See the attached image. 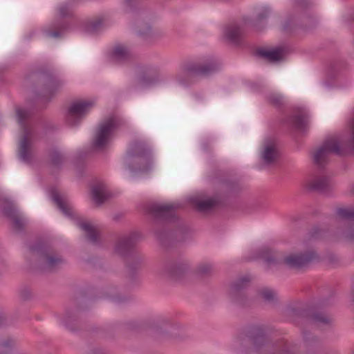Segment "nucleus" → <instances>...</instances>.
I'll list each match as a JSON object with an SVG mask.
<instances>
[{"label":"nucleus","mask_w":354,"mask_h":354,"mask_svg":"<svg viewBox=\"0 0 354 354\" xmlns=\"http://www.w3.org/2000/svg\"><path fill=\"white\" fill-rule=\"evenodd\" d=\"M102 25V21L100 19L94 21H89L84 24V28L88 33H94L97 32Z\"/></svg>","instance_id":"nucleus-38"},{"label":"nucleus","mask_w":354,"mask_h":354,"mask_svg":"<svg viewBox=\"0 0 354 354\" xmlns=\"http://www.w3.org/2000/svg\"><path fill=\"white\" fill-rule=\"evenodd\" d=\"M224 39L230 44L237 46H246L245 31L242 24L234 21L227 24L223 28Z\"/></svg>","instance_id":"nucleus-16"},{"label":"nucleus","mask_w":354,"mask_h":354,"mask_svg":"<svg viewBox=\"0 0 354 354\" xmlns=\"http://www.w3.org/2000/svg\"><path fill=\"white\" fill-rule=\"evenodd\" d=\"M317 24L316 18L311 15H304L302 17V22L299 26L304 29H310L315 27Z\"/></svg>","instance_id":"nucleus-39"},{"label":"nucleus","mask_w":354,"mask_h":354,"mask_svg":"<svg viewBox=\"0 0 354 354\" xmlns=\"http://www.w3.org/2000/svg\"><path fill=\"white\" fill-rule=\"evenodd\" d=\"M52 199L64 216L71 218H73L72 209L62 200L59 193L55 190L52 192Z\"/></svg>","instance_id":"nucleus-28"},{"label":"nucleus","mask_w":354,"mask_h":354,"mask_svg":"<svg viewBox=\"0 0 354 354\" xmlns=\"http://www.w3.org/2000/svg\"><path fill=\"white\" fill-rule=\"evenodd\" d=\"M111 58L118 62H126L130 59V52L129 49L122 45H116L111 53Z\"/></svg>","instance_id":"nucleus-29"},{"label":"nucleus","mask_w":354,"mask_h":354,"mask_svg":"<svg viewBox=\"0 0 354 354\" xmlns=\"http://www.w3.org/2000/svg\"><path fill=\"white\" fill-rule=\"evenodd\" d=\"M333 304L331 296L321 299L316 306L308 304L290 305L286 308V315L298 327L313 324L319 328L330 327L333 325L331 315L319 310V308Z\"/></svg>","instance_id":"nucleus-2"},{"label":"nucleus","mask_w":354,"mask_h":354,"mask_svg":"<svg viewBox=\"0 0 354 354\" xmlns=\"http://www.w3.org/2000/svg\"><path fill=\"white\" fill-rule=\"evenodd\" d=\"M139 238L138 233L131 232L120 239L115 246L116 252L124 259L127 276L131 281L136 279L145 261L144 257L135 251Z\"/></svg>","instance_id":"nucleus-4"},{"label":"nucleus","mask_w":354,"mask_h":354,"mask_svg":"<svg viewBox=\"0 0 354 354\" xmlns=\"http://www.w3.org/2000/svg\"><path fill=\"white\" fill-rule=\"evenodd\" d=\"M16 118L21 128L19 137L17 156L19 160L26 164H30L34 158L32 131L29 128L28 122L33 115L30 109L17 106Z\"/></svg>","instance_id":"nucleus-7"},{"label":"nucleus","mask_w":354,"mask_h":354,"mask_svg":"<svg viewBox=\"0 0 354 354\" xmlns=\"http://www.w3.org/2000/svg\"><path fill=\"white\" fill-rule=\"evenodd\" d=\"M179 207L177 203H152L148 207L152 216V230L165 248L183 243L191 236L190 228L176 215Z\"/></svg>","instance_id":"nucleus-1"},{"label":"nucleus","mask_w":354,"mask_h":354,"mask_svg":"<svg viewBox=\"0 0 354 354\" xmlns=\"http://www.w3.org/2000/svg\"><path fill=\"white\" fill-rule=\"evenodd\" d=\"M24 84L26 86L32 87L35 95L47 104L65 85V81L53 70L41 68L28 73Z\"/></svg>","instance_id":"nucleus-3"},{"label":"nucleus","mask_w":354,"mask_h":354,"mask_svg":"<svg viewBox=\"0 0 354 354\" xmlns=\"http://www.w3.org/2000/svg\"><path fill=\"white\" fill-rule=\"evenodd\" d=\"M191 203L200 212H207L212 210L217 204V201L209 198L205 200H201L198 198H192Z\"/></svg>","instance_id":"nucleus-25"},{"label":"nucleus","mask_w":354,"mask_h":354,"mask_svg":"<svg viewBox=\"0 0 354 354\" xmlns=\"http://www.w3.org/2000/svg\"><path fill=\"white\" fill-rule=\"evenodd\" d=\"M58 12L59 17L41 30L43 35L48 39L62 38L71 28L70 22L64 19L73 16L71 5L68 3L61 4L58 8Z\"/></svg>","instance_id":"nucleus-10"},{"label":"nucleus","mask_w":354,"mask_h":354,"mask_svg":"<svg viewBox=\"0 0 354 354\" xmlns=\"http://www.w3.org/2000/svg\"><path fill=\"white\" fill-rule=\"evenodd\" d=\"M343 235L349 241L354 242V227H349L343 232Z\"/></svg>","instance_id":"nucleus-47"},{"label":"nucleus","mask_w":354,"mask_h":354,"mask_svg":"<svg viewBox=\"0 0 354 354\" xmlns=\"http://www.w3.org/2000/svg\"><path fill=\"white\" fill-rule=\"evenodd\" d=\"M337 218L345 221H354V208L353 207H337L335 211Z\"/></svg>","instance_id":"nucleus-35"},{"label":"nucleus","mask_w":354,"mask_h":354,"mask_svg":"<svg viewBox=\"0 0 354 354\" xmlns=\"http://www.w3.org/2000/svg\"><path fill=\"white\" fill-rule=\"evenodd\" d=\"M262 258L268 266H277L282 262L278 256V253L270 249L263 251Z\"/></svg>","instance_id":"nucleus-34"},{"label":"nucleus","mask_w":354,"mask_h":354,"mask_svg":"<svg viewBox=\"0 0 354 354\" xmlns=\"http://www.w3.org/2000/svg\"><path fill=\"white\" fill-rule=\"evenodd\" d=\"M0 209L3 214L12 221L14 230L17 232H23L24 225L15 205L6 198H0Z\"/></svg>","instance_id":"nucleus-19"},{"label":"nucleus","mask_w":354,"mask_h":354,"mask_svg":"<svg viewBox=\"0 0 354 354\" xmlns=\"http://www.w3.org/2000/svg\"><path fill=\"white\" fill-rule=\"evenodd\" d=\"M258 295L264 301V302L270 304L275 305L278 303L279 299L277 292L269 288H262L258 290Z\"/></svg>","instance_id":"nucleus-32"},{"label":"nucleus","mask_w":354,"mask_h":354,"mask_svg":"<svg viewBox=\"0 0 354 354\" xmlns=\"http://www.w3.org/2000/svg\"><path fill=\"white\" fill-rule=\"evenodd\" d=\"M91 194L96 203L102 204L108 198L105 186L102 183L94 185L91 189Z\"/></svg>","instance_id":"nucleus-30"},{"label":"nucleus","mask_w":354,"mask_h":354,"mask_svg":"<svg viewBox=\"0 0 354 354\" xmlns=\"http://www.w3.org/2000/svg\"><path fill=\"white\" fill-rule=\"evenodd\" d=\"M31 296L32 292L28 288L24 287L21 290L20 297L23 300H28L29 299H30Z\"/></svg>","instance_id":"nucleus-48"},{"label":"nucleus","mask_w":354,"mask_h":354,"mask_svg":"<svg viewBox=\"0 0 354 354\" xmlns=\"http://www.w3.org/2000/svg\"><path fill=\"white\" fill-rule=\"evenodd\" d=\"M308 188L324 194H328L333 189V183L329 176L317 175L309 182Z\"/></svg>","instance_id":"nucleus-21"},{"label":"nucleus","mask_w":354,"mask_h":354,"mask_svg":"<svg viewBox=\"0 0 354 354\" xmlns=\"http://www.w3.org/2000/svg\"><path fill=\"white\" fill-rule=\"evenodd\" d=\"M189 270V264L185 259H168L162 268L164 274L173 279L183 277Z\"/></svg>","instance_id":"nucleus-18"},{"label":"nucleus","mask_w":354,"mask_h":354,"mask_svg":"<svg viewBox=\"0 0 354 354\" xmlns=\"http://www.w3.org/2000/svg\"><path fill=\"white\" fill-rule=\"evenodd\" d=\"M29 250L35 256L36 269L39 271L56 272L66 264L64 257L44 241H37L30 244Z\"/></svg>","instance_id":"nucleus-5"},{"label":"nucleus","mask_w":354,"mask_h":354,"mask_svg":"<svg viewBox=\"0 0 354 354\" xmlns=\"http://www.w3.org/2000/svg\"><path fill=\"white\" fill-rule=\"evenodd\" d=\"M138 35L144 39H148L151 38L153 35L151 26L149 24H145L143 27L139 28L138 30Z\"/></svg>","instance_id":"nucleus-40"},{"label":"nucleus","mask_w":354,"mask_h":354,"mask_svg":"<svg viewBox=\"0 0 354 354\" xmlns=\"http://www.w3.org/2000/svg\"><path fill=\"white\" fill-rule=\"evenodd\" d=\"M48 156L51 165L57 169H61L66 160L64 154L58 149L53 148L49 151Z\"/></svg>","instance_id":"nucleus-31"},{"label":"nucleus","mask_w":354,"mask_h":354,"mask_svg":"<svg viewBox=\"0 0 354 354\" xmlns=\"http://www.w3.org/2000/svg\"><path fill=\"white\" fill-rule=\"evenodd\" d=\"M129 12L133 11L136 8L137 0H124Z\"/></svg>","instance_id":"nucleus-50"},{"label":"nucleus","mask_w":354,"mask_h":354,"mask_svg":"<svg viewBox=\"0 0 354 354\" xmlns=\"http://www.w3.org/2000/svg\"><path fill=\"white\" fill-rule=\"evenodd\" d=\"M313 4L311 0H294V6L297 9L306 10Z\"/></svg>","instance_id":"nucleus-44"},{"label":"nucleus","mask_w":354,"mask_h":354,"mask_svg":"<svg viewBox=\"0 0 354 354\" xmlns=\"http://www.w3.org/2000/svg\"><path fill=\"white\" fill-rule=\"evenodd\" d=\"M263 84L259 82H253L250 84L251 88L254 91H259L263 88Z\"/></svg>","instance_id":"nucleus-51"},{"label":"nucleus","mask_w":354,"mask_h":354,"mask_svg":"<svg viewBox=\"0 0 354 354\" xmlns=\"http://www.w3.org/2000/svg\"><path fill=\"white\" fill-rule=\"evenodd\" d=\"M309 115L304 108H295L293 113L284 120V123L293 130L301 133L308 129Z\"/></svg>","instance_id":"nucleus-17"},{"label":"nucleus","mask_w":354,"mask_h":354,"mask_svg":"<svg viewBox=\"0 0 354 354\" xmlns=\"http://www.w3.org/2000/svg\"><path fill=\"white\" fill-rule=\"evenodd\" d=\"M317 257L316 252L310 250L286 256L283 258L282 263L289 269L299 270L308 266Z\"/></svg>","instance_id":"nucleus-15"},{"label":"nucleus","mask_w":354,"mask_h":354,"mask_svg":"<svg viewBox=\"0 0 354 354\" xmlns=\"http://www.w3.org/2000/svg\"><path fill=\"white\" fill-rule=\"evenodd\" d=\"M5 317L3 314H0V327L4 324Z\"/></svg>","instance_id":"nucleus-53"},{"label":"nucleus","mask_w":354,"mask_h":354,"mask_svg":"<svg viewBox=\"0 0 354 354\" xmlns=\"http://www.w3.org/2000/svg\"><path fill=\"white\" fill-rule=\"evenodd\" d=\"M269 102L276 106H280L283 104V97L282 95L277 93H272L268 97Z\"/></svg>","instance_id":"nucleus-41"},{"label":"nucleus","mask_w":354,"mask_h":354,"mask_svg":"<svg viewBox=\"0 0 354 354\" xmlns=\"http://www.w3.org/2000/svg\"><path fill=\"white\" fill-rule=\"evenodd\" d=\"M44 124L45 127H46V128L49 129L50 130L53 129V126L51 124H50L48 122H46Z\"/></svg>","instance_id":"nucleus-54"},{"label":"nucleus","mask_w":354,"mask_h":354,"mask_svg":"<svg viewBox=\"0 0 354 354\" xmlns=\"http://www.w3.org/2000/svg\"><path fill=\"white\" fill-rule=\"evenodd\" d=\"M218 61L210 57L203 63L189 62L185 65L183 71L177 76L178 82L184 86L190 83L187 80L188 76L209 77L217 72L219 69Z\"/></svg>","instance_id":"nucleus-9"},{"label":"nucleus","mask_w":354,"mask_h":354,"mask_svg":"<svg viewBox=\"0 0 354 354\" xmlns=\"http://www.w3.org/2000/svg\"><path fill=\"white\" fill-rule=\"evenodd\" d=\"M297 26L295 17H290L285 21L283 29L285 30H292Z\"/></svg>","instance_id":"nucleus-46"},{"label":"nucleus","mask_w":354,"mask_h":354,"mask_svg":"<svg viewBox=\"0 0 354 354\" xmlns=\"http://www.w3.org/2000/svg\"><path fill=\"white\" fill-rule=\"evenodd\" d=\"M256 18L252 19L249 17L243 18V24L253 27L255 30L259 31L263 29L261 23L266 20L271 13V9L268 6H261L255 8Z\"/></svg>","instance_id":"nucleus-20"},{"label":"nucleus","mask_w":354,"mask_h":354,"mask_svg":"<svg viewBox=\"0 0 354 354\" xmlns=\"http://www.w3.org/2000/svg\"><path fill=\"white\" fill-rule=\"evenodd\" d=\"M169 319L162 317H159L151 321L150 327L158 330L160 325H167L169 324Z\"/></svg>","instance_id":"nucleus-43"},{"label":"nucleus","mask_w":354,"mask_h":354,"mask_svg":"<svg viewBox=\"0 0 354 354\" xmlns=\"http://www.w3.org/2000/svg\"><path fill=\"white\" fill-rule=\"evenodd\" d=\"M225 184L227 188L230 191H236L239 189V185L235 181H225Z\"/></svg>","instance_id":"nucleus-49"},{"label":"nucleus","mask_w":354,"mask_h":354,"mask_svg":"<svg viewBox=\"0 0 354 354\" xmlns=\"http://www.w3.org/2000/svg\"><path fill=\"white\" fill-rule=\"evenodd\" d=\"M105 297L116 305H122L129 303L133 299L131 295H121L117 292V288L111 286L105 293Z\"/></svg>","instance_id":"nucleus-24"},{"label":"nucleus","mask_w":354,"mask_h":354,"mask_svg":"<svg viewBox=\"0 0 354 354\" xmlns=\"http://www.w3.org/2000/svg\"><path fill=\"white\" fill-rule=\"evenodd\" d=\"M17 340L12 336H6L0 339V354H10L17 346Z\"/></svg>","instance_id":"nucleus-33"},{"label":"nucleus","mask_w":354,"mask_h":354,"mask_svg":"<svg viewBox=\"0 0 354 354\" xmlns=\"http://www.w3.org/2000/svg\"><path fill=\"white\" fill-rule=\"evenodd\" d=\"M251 279L248 276L240 277L230 284L228 297L230 303L239 308H249L252 303L248 294Z\"/></svg>","instance_id":"nucleus-11"},{"label":"nucleus","mask_w":354,"mask_h":354,"mask_svg":"<svg viewBox=\"0 0 354 354\" xmlns=\"http://www.w3.org/2000/svg\"><path fill=\"white\" fill-rule=\"evenodd\" d=\"M117 128V124L113 118H109L100 123L95 131L93 140L90 149L78 151L74 157V165L77 169L84 167V161L88 157L91 150L103 149L109 143L111 134Z\"/></svg>","instance_id":"nucleus-8"},{"label":"nucleus","mask_w":354,"mask_h":354,"mask_svg":"<svg viewBox=\"0 0 354 354\" xmlns=\"http://www.w3.org/2000/svg\"><path fill=\"white\" fill-rule=\"evenodd\" d=\"M257 55L265 58L270 62H277L282 59L283 49L282 48H276L272 50L260 48L257 52Z\"/></svg>","instance_id":"nucleus-27"},{"label":"nucleus","mask_w":354,"mask_h":354,"mask_svg":"<svg viewBox=\"0 0 354 354\" xmlns=\"http://www.w3.org/2000/svg\"><path fill=\"white\" fill-rule=\"evenodd\" d=\"M279 153L273 143L265 142L261 154L263 164L266 166L274 165L278 159Z\"/></svg>","instance_id":"nucleus-23"},{"label":"nucleus","mask_w":354,"mask_h":354,"mask_svg":"<svg viewBox=\"0 0 354 354\" xmlns=\"http://www.w3.org/2000/svg\"><path fill=\"white\" fill-rule=\"evenodd\" d=\"M77 226L85 232V236L88 241L93 245L100 243L97 233L92 225L88 222L77 221Z\"/></svg>","instance_id":"nucleus-26"},{"label":"nucleus","mask_w":354,"mask_h":354,"mask_svg":"<svg viewBox=\"0 0 354 354\" xmlns=\"http://www.w3.org/2000/svg\"><path fill=\"white\" fill-rule=\"evenodd\" d=\"M213 269L212 264L203 263L198 266L196 272L200 277H205L212 274Z\"/></svg>","instance_id":"nucleus-36"},{"label":"nucleus","mask_w":354,"mask_h":354,"mask_svg":"<svg viewBox=\"0 0 354 354\" xmlns=\"http://www.w3.org/2000/svg\"><path fill=\"white\" fill-rule=\"evenodd\" d=\"M324 231L318 226H314L308 232L310 239H319L322 238Z\"/></svg>","instance_id":"nucleus-42"},{"label":"nucleus","mask_w":354,"mask_h":354,"mask_svg":"<svg viewBox=\"0 0 354 354\" xmlns=\"http://www.w3.org/2000/svg\"><path fill=\"white\" fill-rule=\"evenodd\" d=\"M301 328L302 339L308 352H317L322 347V340L310 331L305 329V326Z\"/></svg>","instance_id":"nucleus-22"},{"label":"nucleus","mask_w":354,"mask_h":354,"mask_svg":"<svg viewBox=\"0 0 354 354\" xmlns=\"http://www.w3.org/2000/svg\"><path fill=\"white\" fill-rule=\"evenodd\" d=\"M124 164L131 172H149L153 164L151 147L144 140H133L129 144L124 156Z\"/></svg>","instance_id":"nucleus-6"},{"label":"nucleus","mask_w":354,"mask_h":354,"mask_svg":"<svg viewBox=\"0 0 354 354\" xmlns=\"http://www.w3.org/2000/svg\"><path fill=\"white\" fill-rule=\"evenodd\" d=\"M344 153L339 142L335 138L326 140L313 153V162L319 168H323L329 160L330 155L342 156Z\"/></svg>","instance_id":"nucleus-12"},{"label":"nucleus","mask_w":354,"mask_h":354,"mask_svg":"<svg viewBox=\"0 0 354 354\" xmlns=\"http://www.w3.org/2000/svg\"><path fill=\"white\" fill-rule=\"evenodd\" d=\"M88 300L84 297H77L73 301V306L68 308L64 314L60 317L61 324L70 331L76 332L80 323L78 313L84 310L82 304L87 303Z\"/></svg>","instance_id":"nucleus-13"},{"label":"nucleus","mask_w":354,"mask_h":354,"mask_svg":"<svg viewBox=\"0 0 354 354\" xmlns=\"http://www.w3.org/2000/svg\"><path fill=\"white\" fill-rule=\"evenodd\" d=\"M159 80L158 75L156 71H153L151 74H143L140 77V82L144 86H151L158 82Z\"/></svg>","instance_id":"nucleus-37"},{"label":"nucleus","mask_w":354,"mask_h":354,"mask_svg":"<svg viewBox=\"0 0 354 354\" xmlns=\"http://www.w3.org/2000/svg\"><path fill=\"white\" fill-rule=\"evenodd\" d=\"M93 102L87 100H77L71 103L68 106L65 119L71 127L78 125L85 115L93 107Z\"/></svg>","instance_id":"nucleus-14"},{"label":"nucleus","mask_w":354,"mask_h":354,"mask_svg":"<svg viewBox=\"0 0 354 354\" xmlns=\"http://www.w3.org/2000/svg\"><path fill=\"white\" fill-rule=\"evenodd\" d=\"M90 354H109L108 352L102 348H95L91 350Z\"/></svg>","instance_id":"nucleus-52"},{"label":"nucleus","mask_w":354,"mask_h":354,"mask_svg":"<svg viewBox=\"0 0 354 354\" xmlns=\"http://www.w3.org/2000/svg\"><path fill=\"white\" fill-rule=\"evenodd\" d=\"M262 203L260 201H254L247 205L245 207V212L252 213L260 209L262 207Z\"/></svg>","instance_id":"nucleus-45"}]
</instances>
